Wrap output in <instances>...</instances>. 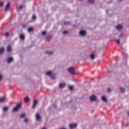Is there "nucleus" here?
I'll list each match as a JSON object with an SVG mask.
<instances>
[{
    "mask_svg": "<svg viewBox=\"0 0 129 129\" xmlns=\"http://www.w3.org/2000/svg\"><path fill=\"white\" fill-rule=\"evenodd\" d=\"M10 36V33L9 32H7L6 33V37H9Z\"/></svg>",
    "mask_w": 129,
    "mask_h": 129,
    "instance_id": "nucleus-35",
    "label": "nucleus"
},
{
    "mask_svg": "<svg viewBox=\"0 0 129 129\" xmlns=\"http://www.w3.org/2000/svg\"><path fill=\"white\" fill-rule=\"evenodd\" d=\"M66 34H68V31H64L63 32V35H66Z\"/></svg>",
    "mask_w": 129,
    "mask_h": 129,
    "instance_id": "nucleus-34",
    "label": "nucleus"
},
{
    "mask_svg": "<svg viewBox=\"0 0 129 129\" xmlns=\"http://www.w3.org/2000/svg\"><path fill=\"white\" fill-rule=\"evenodd\" d=\"M36 118L37 120H41V115H40V114L39 113L36 114Z\"/></svg>",
    "mask_w": 129,
    "mask_h": 129,
    "instance_id": "nucleus-8",
    "label": "nucleus"
},
{
    "mask_svg": "<svg viewBox=\"0 0 129 129\" xmlns=\"http://www.w3.org/2000/svg\"><path fill=\"white\" fill-rule=\"evenodd\" d=\"M25 122H28V119H25Z\"/></svg>",
    "mask_w": 129,
    "mask_h": 129,
    "instance_id": "nucleus-41",
    "label": "nucleus"
},
{
    "mask_svg": "<svg viewBox=\"0 0 129 129\" xmlns=\"http://www.w3.org/2000/svg\"><path fill=\"white\" fill-rule=\"evenodd\" d=\"M25 116H26V114L23 113L21 115L20 118H23V117H25Z\"/></svg>",
    "mask_w": 129,
    "mask_h": 129,
    "instance_id": "nucleus-28",
    "label": "nucleus"
},
{
    "mask_svg": "<svg viewBox=\"0 0 129 129\" xmlns=\"http://www.w3.org/2000/svg\"><path fill=\"white\" fill-rule=\"evenodd\" d=\"M12 51V47L11 45H8L7 46V52H11Z\"/></svg>",
    "mask_w": 129,
    "mask_h": 129,
    "instance_id": "nucleus-18",
    "label": "nucleus"
},
{
    "mask_svg": "<svg viewBox=\"0 0 129 129\" xmlns=\"http://www.w3.org/2000/svg\"><path fill=\"white\" fill-rule=\"evenodd\" d=\"M91 58L92 59V60H93V59H94V58H95V55L94 54H92L90 55Z\"/></svg>",
    "mask_w": 129,
    "mask_h": 129,
    "instance_id": "nucleus-25",
    "label": "nucleus"
},
{
    "mask_svg": "<svg viewBox=\"0 0 129 129\" xmlns=\"http://www.w3.org/2000/svg\"><path fill=\"white\" fill-rule=\"evenodd\" d=\"M5 52V48L4 47H2L0 48V54H3Z\"/></svg>",
    "mask_w": 129,
    "mask_h": 129,
    "instance_id": "nucleus-19",
    "label": "nucleus"
},
{
    "mask_svg": "<svg viewBox=\"0 0 129 129\" xmlns=\"http://www.w3.org/2000/svg\"><path fill=\"white\" fill-rule=\"evenodd\" d=\"M80 34L81 35V36H85V35H86V32L82 30L80 32Z\"/></svg>",
    "mask_w": 129,
    "mask_h": 129,
    "instance_id": "nucleus-11",
    "label": "nucleus"
},
{
    "mask_svg": "<svg viewBox=\"0 0 129 129\" xmlns=\"http://www.w3.org/2000/svg\"><path fill=\"white\" fill-rule=\"evenodd\" d=\"M92 112H93V111H92Z\"/></svg>",
    "mask_w": 129,
    "mask_h": 129,
    "instance_id": "nucleus-47",
    "label": "nucleus"
},
{
    "mask_svg": "<svg viewBox=\"0 0 129 129\" xmlns=\"http://www.w3.org/2000/svg\"><path fill=\"white\" fill-rule=\"evenodd\" d=\"M50 77L51 79H56V77L54 75H51Z\"/></svg>",
    "mask_w": 129,
    "mask_h": 129,
    "instance_id": "nucleus-27",
    "label": "nucleus"
},
{
    "mask_svg": "<svg viewBox=\"0 0 129 129\" xmlns=\"http://www.w3.org/2000/svg\"><path fill=\"white\" fill-rule=\"evenodd\" d=\"M116 42L117 44H120V40L119 39H117V40H116Z\"/></svg>",
    "mask_w": 129,
    "mask_h": 129,
    "instance_id": "nucleus-32",
    "label": "nucleus"
},
{
    "mask_svg": "<svg viewBox=\"0 0 129 129\" xmlns=\"http://www.w3.org/2000/svg\"><path fill=\"white\" fill-rule=\"evenodd\" d=\"M108 92H111V89L110 88H108L107 89Z\"/></svg>",
    "mask_w": 129,
    "mask_h": 129,
    "instance_id": "nucleus-37",
    "label": "nucleus"
},
{
    "mask_svg": "<svg viewBox=\"0 0 129 129\" xmlns=\"http://www.w3.org/2000/svg\"><path fill=\"white\" fill-rule=\"evenodd\" d=\"M46 34H47V32H46L45 31H43V32H42V36H46Z\"/></svg>",
    "mask_w": 129,
    "mask_h": 129,
    "instance_id": "nucleus-30",
    "label": "nucleus"
},
{
    "mask_svg": "<svg viewBox=\"0 0 129 129\" xmlns=\"http://www.w3.org/2000/svg\"><path fill=\"white\" fill-rule=\"evenodd\" d=\"M45 53V54H47L48 55H53V52L49 50L46 51Z\"/></svg>",
    "mask_w": 129,
    "mask_h": 129,
    "instance_id": "nucleus-15",
    "label": "nucleus"
},
{
    "mask_svg": "<svg viewBox=\"0 0 129 129\" xmlns=\"http://www.w3.org/2000/svg\"><path fill=\"white\" fill-rule=\"evenodd\" d=\"M24 100L25 102H28L29 101V100H30V98H29V97H26L24 98Z\"/></svg>",
    "mask_w": 129,
    "mask_h": 129,
    "instance_id": "nucleus-22",
    "label": "nucleus"
},
{
    "mask_svg": "<svg viewBox=\"0 0 129 129\" xmlns=\"http://www.w3.org/2000/svg\"><path fill=\"white\" fill-rule=\"evenodd\" d=\"M22 106V104L18 103L14 108H13V111H18L19 109H20V107Z\"/></svg>",
    "mask_w": 129,
    "mask_h": 129,
    "instance_id": "nucleus-1",
    "label": "nucleus"
},
{
    "mask_svg": "<svg viewBox=\"0 0 129 129\" xmlns=\"http://www.w3.org/2000/svg\"><path fill=\"white\" fill-rule=\"evenodd\" d=\"M122 0H118L119 2H121Z\"/></svg>",
    "mask_w": 129,
    "mask_h": 129,
    "instance_id": "nucleus-46",
    "label": "nucleus"
},
{
    "mask_svg": "<svg viewBox=\"0 0 129 129\" xmlns=\"http://www.w3.org/2000/svg\"><path fill=\"white\" fill-rule=\"evenodd\" d=\"M127 115L129 116V111L127 112Z\"/></svg>",
    "mask_w": 129,
    "mask_h": 129,
    "instance_id": "nucleus-45",
    "label": "nucleus"
},
{
    "mask_svg": "<svg viewBox=\"0 0 129 129\" xmlns=\"http://www.w3.org/2000/svg\"><path fill=\"white\" fill-rule=\"evenodd\" d=\"M87 2L89 3V4H91V5L94 4V0H88Z\"/></svg>",
    "mask_w": 129,
    "mask_h": 129,
    "instance_id": "nucleus-23",
    "label": "nucleus"
},
{
    "mask_svg": "<svg viewBox=\"0 0 129 129\" xmlns=\"http://www.w3.org/2000/svg\"><path fill=\"white\" fill-rule=\"evenodd\" d=\"M23 8H24V6H23V5H20V9L21 10V9H23Z\"/></svg>",
    "mask_w": 129,
    "mask_h": 129,
    "instance_id": "nucleus-38",
    "label": "nucleus"
},
{
    "mask_svg": "<svg viewBox=\"0 0 129 129\" xmlns=\"http://www.w3.org/2000/svg\"><path fill=\"white\" fill-rule=\"evenodd\" d=\"M69 89L70 90L72 91V90H73L74 89V87H73V86H69Z\"/></svg>",
    "mask_w": 129,
    "mask_h": 129,
    "instance_id": "nucleus-29",
    "label": "nucleus"
},
{
    "mask_svg": "<svg viewBox=\"0 0 129 129\" xmlns=\"http://www.w3.org/2000/svg\"><path fill=\"white\" fill-rule=\"evenodd\" d=\"M10 7H11V3H8L6 6L5 11H8L10 9Z\"/></svg>",
    "mask_w": 129,
    "mask_h": 129,
    "instance_id": "nucleus-9",
    "label": "nucleus"
},
{
    "mask_svg": "<svg viewBox=\"0 0 129 129\" xmlns=\"http://www.w3.org/2000/svg\"><path fill=\"white\" fill-rule=\"evenodd\" d=\"M66 85V84H65V83H60L59 85V88H63V87H65Z\"/></svg>",
    "mask_w": 129,
    "mask_h": 129,
    "instance_id": "nucleus-10",
    "label": "nucleus"
},
{
    "mask_svg": "<svg viewBox=\"0 0 129 129\" xmlns=\"http://www.w3.org/2000/svg\"><path fill=\"white\" fill-rule=\"evenodd\" d=\"M28 32L29 33H31V32H34V28L33 27H30L28 29Z\"/></svg>",
    "mask_w": 129,
    "mask_h": 129,
    "instance_id": "nucleus-16",
    "label": "nucleus"
},
{
    "mask_svg": "<svg viewBox=\"0 0 129 129\" xmlns=\"http://www.w3.org/2000/svg\"><path fill=\"white\" fill-rule=\"evenodd\" d=\"M37 104H38V100H35L33 102L32 108H35V107H36V105H37Z\"/></svg>",
    "mask_w": 129,
    "mask_h": 129,
    "instance_id": "nucleus-7",
    "label": "nucleus"
},
{
    "mask_svg": "<svg viewBox=\"0 0 129 129\" xmlns=\"http://www.w3.org/2000/svg\"><path fill=\"white\" fill-rule=\"evenodd\" d=\"M5 101H6V97L0 98V102H5Z\"/></svg>",
    "mask_w": 129,
    "mask_h": 129,
    "instance_id": "nucleus-17",
    "label": "nucleus"
},
{
    "mask_svg": "<svg viewBox=\"0 0 129 129\" xmlns=\"http://www.w3.org/2000/svg\"><path fill=\"white\" fill-rule=\"evenodd\" d=\"M19 38L21 40H25V35H24V34H20Z\"/></svg>",
    "mask_w": 129,
    "mask_h": 129,
    "instance_id": "nucleus-12",
    "label": "nucleus"
},
{
    "mask_svg": "<svg viewBox=\"0 0 129 129\" xmlns=\"http://www.w3.org/2000/svg\"><path fill=\"white\" fill-rule=\"evenodd\" d=\"M116 29L117 30H118V31H120V30H122V29H123V27L121 25H118L116 27Z\"/></svg>",
    "mask_w": 129,
    "mask_h": 129,
    "instance_id": "nucleus-6",
    "label": "nucleus"
},
{
    "mask_svg": "<svg viewBox=\"0 0 129 129\" xmlns=\"http://www.w3.org/2000/svg\"><path fill=\"white\" fill-rule=\"evenodd\" d=\"M102 100L104 102H107V99H106V97H105V96H102Z\"/></svg>",
    "mask_w": 129,
    "mask_h": 129,
    "instance_id": "nucleus-14",
    "label": "nucleus"
},
{
    "mask_svg": "<svg viewBox=\"0 0 129 129\" xmlns=\"http://www.w3.org/2000/svg\"><path fill=\"white\" fill-rule=\"evenodd\" d=\"M77 127V124L76 123H72L70 125V129H74Z\"/></svg>",
    "mask_w": 129,
    "mask_h": 129,
    "instance_id": "nucleus-3",
    "label": "nucleus"
},
{
    "mask_svg": "<svg viewBox=\"0 0 129 129\" xmlns=\"http://www.w3.org/2000/svg\"><path fill=\"white\" fill-rule=\"evenodd\" d=\"M68 71L69 72H70V73H71L72 74H75V69H74V68L71 67L69 68Z\"/></svg>",
    "mask_w": 129,
    "mask_h": 129,
    "instance_id": "nucleus-2",
    "label": "nucleus"
},
{
    "mask_svg": "<svg viewBox=\"0 0 129 129\" xmlns=\"http://www.w3.org/2000/svg\"><path fill=\"white\" fill-rule=\"evenodd\" d=\"M81 1H83V0H81Z\"/></svg>",
    "mask_w": 129,
    "mask_h": 129,
    "instance_id": "nucleus-48",
    "label": "nucleus"
},
{
    "mask_svg": "<svg viewBox=\"0 0 129 129\" xmlns=\"http://www.w3.org/2000/svg\"><path fill=\"white\" fill-rule=\"evenodd\" d=\"M3 79V75L2 74H0V81H2Z\"/></svg>",
    "mask_w": 129,
    "mask_h": 129,
    "instance_id": "nucleus-36",
    "label": "nucleus"
},
{
    "mask_svg": "<svg viewBox=\"0 0 129 129\" xmlns=\"http://www.w3.org/2000/svg\"><path fill=\"white\" fill-rule=\"evenodd\" d=\"M53 107H54V108H56V105H53Z\"/></svg>",
    "mask_w": 129,
    "mask_h": 129,
    "instance_id": "nucleus-42",
    "label": "nucleus"
},
{
    "mask_svg": "<svg viewBox=\"0 0 129 129\" xmlns=\"http://www.w3.org/2000/svg\"><path fill=\"white\" fill-rule=\"evenodd\" d=\"M64 26H70L71 23L69 21L64 22Z\"/></svg>",
    "mask_w": 129,
    "mask_h": 129,
    "instance_id": "nucleus-21",
    "label": "nucleus"
},
{
    "mask_svg": "<svg viewBox=\"0 0 129 129\" xmlns=\"http://www.w3.org/2000/svg\"><path fill=\"white\" fill-rule=\"evenodd\" d=\"M26 27H27V25L26 24H24L23 25V28H26Z\"/></svg>",
    "mask_w": 129,
    "mask_h": 129,
    "instance_id": "nucleus-39",
    "label": "nucleus"
},
{
    "mask_svg": "<svg viewBox=\"0 0 129 129\" xmlns=\"http://www.w3.org/2000/svg\"><path fill=\"white\" fill-rule=\"evenodd\" d=\"M120 91L122 93H124L125 92V90L123 87H121L120 88Z\"/></svg>",
    "mask_w": 129,
    "mask_h": 129,
    "instance_id": "nucleus-24",
    "label": "nucleus"
},
{
    "mask_svg": "<svg viewBox=\"0 0 129 129\" xmlns=\"http://www.w3.org/2000/svg\"><path fill=\"white\" fill-rule=\"evenodd\" d=\"M126 126H128V123L126 124Z\"/></svg>",
    "mask_w": 129,
    "mask_h": 129,
    "instance_id": "nucleus-43",
    "label": "nucleus"
},
{
    "mask_svg": "<svg viewBox=\"0 0 129 129\" xmlns=\"http://www.w3.org/2000/svg\"><path fill=\"white\" fill-rule=\"evenodd\" d=\"M36 15H33V16H32V20H36Z\"/></svg>",
    "mask_w": 129,
    "mask_h": 129,
    "instance_id": "nucleus-31",
    "label": "nucleus"
},
{
    "mask_svg": "<svg viewBox=\"0 0 129 129\" xmlns=\"http://www.w3.org/2000/svg\"><path fill=\"white\" fill-rule=\"evenodd\" d=\"M109 10H106V13H108V11H109Z\"/></svg>",
    "mask_w": 129,
    "mask_h": 129,
    "instance_id": "nucleus-44",
    "label": "nucleus"
},
{
    "mask_svg": "<svg viewBox=\"0 0 129 129\" xmlns=\"http://www.w3.org/2000/svg\"><path fill=\"white\" fill-rule=\"evenodd\" d=\"M3 110L4 111H8V110H9V108L8 107H4Z\"/></svg>",
    "mask_w": 129,
    "mask_h": 129,
    "instance_id": "nucleus-26",
    "label": "nucleus"
},
{
    "mask_svg": "<svg viewBox=\"0 0 129 129\" xmlns=\"http://www.w3.org/2000/svg\"><path fill=\"white\" fill-rule=\"evenodd\" d=\"M4 6V3L0 2V8H2V7Z\"/></svg>",
    "mask_w": 129,
    "mask_h": 129,
    "instance_id": "nucleus-33",
    "label": "nucleus"
},
{
    "mask_svg": "<svg viewBox=\"0 0 129 129\" xmlns=\"http://www.w3.org/2000/svg\"><path fill=\"white\" fill-rule=\"evenodd\" d=\"M52 36L51 35H47V36L45 37L46 41H51L52 40Z\"/></svg>",
    "mask_w": 129,
    "mask_h": 129,
    "instance_id": "nucleus-4",
    "label": "nucleus"
},
{
    "mask_svg": "<svg viewBox=\"0 0 129 129\" xmlns=\"http://www.w3.org/2000/svg\"><path fill=\"white\" fill-rule=\"evenodd\" d=\"M13 61H14V58H13L12 57H10L9 58L8 60V64L11 63V62H13Z\"/></svg>",
    "mask_w": 129,
    "mask_h": 129,
    "instance_id": "nucleus-13",
    "label": "nucleus"
},
{
    "mask_svg": "<svg viewBox=\"0 0 129 129\" xmlns=\"http://www.w3.org/2000/svg\"><path fill=\"white\" fill-rule=\"evenodd\" d=\"M123 36V34L122 33H121L120 35V37H121Z\"/></svg>",
    "mask_w": 129,
    "mask_h": 129,
    "instance_id": "nucleus-40",
    "label": "nucleus"
},
{
    "mask_svg": "<svg viewBox=\"0 0 129 129\" xmlns=\"http://www.w3.org/2000/svg\"><path fill=\"white\" fill-rule=\"evenodd\" d=\"M45 75L50 77L52 75V72L51 71L47 72L45 73Z\"/></svg>",
    "mask_w": 129,
    "mask_h": 129,
    "instance_id": "nucleus-20",
    "label": "nucleus"
},
{
    "mask_svg": "<svg viewBox=\"0 0 129 129\" xmlns=\"http://www.w3.org/2000/svg\"><path fill=\"white\" fill-rule=\"evenodd\" d=\"M90 98L92 101H95L96 100V96L94 95H91Z\"/></svg>",
    "mask_w": 129,
    "mask_h": 129,
    "instance_id": "nucleus-5",
    "label": "nucleus"
}]
</instances>
